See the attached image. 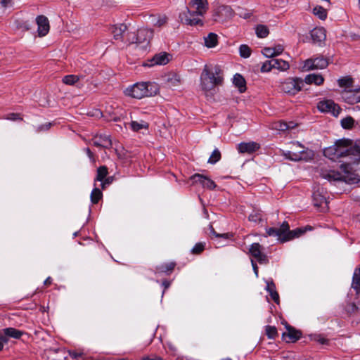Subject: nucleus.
Returning a JSON list of instances; mask_svg holds the SVG:
<instances>
[{
  "mask_svg": "<svg viewBox=\"0 0 360 360\" xmlns=\"http://www.w3.org/2000/svg\"><path fill=\"white\" fill-rule=\"evenodd\" d=\"M208 9L207 0H191L186 11L179 13V20L181 23L194 26L202 25L200 17L203 16Z\"/></svg>",
  "mask_w": 360,
  "mask_h": 360,
  "instance_id": "obj_1",
  "label": "nucleus"
},
{
  "mask_svg": "<svg viewBox=\"0 0 360 360\" xmlns=\"http://www.w3.org/2000/svg\"><path fill=\"white\" fill-rule=\"evenodd\" d=\"M223 82L221 70L219 66L209 67L205 65L200 75V86L207 94Z\"/></svg>",
  "mask_w": 360,
  "mask_h": 360,
  "instance_id": "obj_2",
  "label": "nucleus"
},
{
  "mask_svg": "<svg viewBox=\"0 0 360 360\" xmlns=\"http://www.w3.org/2000/svg\"><path fill=\"white\" fill-rule=\"evenodd\" d=\"M340 172L329 171L323 174V177L329 181H344L349 184L357 182L359 176L352 162H343L340 166Z\"/></svg>",
  "mask_w": 360,
  "mask_h": 360,
  "instance_id": "obj_3",
  "label": "nucleus"
},
{
  "mask_svg": "<svg viewBox=\"0 0 360 360\" xmlns=\"http://www.w3.org/2000/svg\"><path fill=\"white\" fill-rule=\"evenodd\" d=\"M158 86L155 83L141 82L127 88L124 93L131 98L141 99L144 97L153 96L158 94Z\"/></svg>",
  "mask_w": 360,
  "mask_h": 360,
  "instance_id": "obj_4",
  "label": "nucleus"
},
{
  "mask_svg": "<svg viewBox=\"0 0 360 360\" xmlns=\"http://www.w3.org/2000/svg\"><path fill=\"white\" fill-rule=\"evenodd\" d=\"M337 146V153L338 158H346L345 162H352V166L358 164V158L356 157L354 153L353 143L349 139H340L335 141ZM342 163L344 161H341Z\"/></svg>",
  "mask_w": 360,
  "mask_h": 360,
  "instance_id": "obj_5",
  "label": "nucleus"
},
{
  "mask_svg": "<svg viewBox=\"0 0 360 360\" xmlns=\"http://www.w3.org/2000/svg\"><path fill=\"white\" fill-rule=\"evenodd\" d=\"M153 37V30L148 27H141L137 30L136 34H129V41L136 44L142 49H146Z\"/></svg>",
  "mask_w": 360,
  "mask_h": 360,
  "instance_id": "obj_6",
  "label": "nucleus"
},
{
  "mask_svg": "<svg viewBox=\"0 0 360 360\" xmlns=\"http://www.w3.org/2000/svg\"><path fill=\"white\" fill-rule=\"evenodd\" d=\"M292 146L294 147L292 150L285 153L286 158L292 161H308L313 158L314 153L312 150L305 148L299 143H293Z\"/></svg>",
  "mask_w": 360,
  "mask_h": 360,
  "instance_id": "obj_7",
  "label": "nucleus"
},
{
  "mask_svg": "<svg viewBox=\"0 0 360 360\" xmlns=\"http://www.w3.org/2000/svg\"><path fill=\"white\" fill-rule=\"evenodd\" d=\"M304 86V81L299 77H288L280 82L281 90L288 95L294 96L300 92Z\"/></svg>",
  "mask_w": 360,
  "mask_h": 360,
  "instance_id": "obj_8",
  "label": "nucleus"
},
{
  "mask_svg": "<svg viewBox=\"0 0 360 360\" xmlns=\"http://www.w3.org/2000/svg\"><path fill=\"white\" fill-rule=\"evenodd\" d=\"M234 15L233 10L229 6H219L213 13L214 21L224 22L231 19Z\"/></svg>",
  "mask_w": 360,
  "mask_h": 360,
  "instance_id": "obj_9",
  "label": "nucleus"
},
{
  "mask_svg": "<svg viewBox=\"0 0 360 360\" xmlns=\"http://www.w3.org/2000/svg\"><path fill=\"white\" fill-rule=\"evenodd\" d=\"M262 246L258 243H252L249 248V253L254 257L260 264H266L269 262L267 256L262 252Z\"/></svg>",
  "mask_w": 360,
  "mask_h": 360,
  "instance_id": "obj_10",
  "label": "nucleus"
},
{
  "mask_svg": "<svg viewBox=\"0 0 360 360\" xmlns=\"http://www.w3.org/2000/svg\"><path fill=\"white\" fill-rule=\"evenodd\" d=\"M328 65V61L323 57L307 59L304 61L303 68L305 70L324 69Z\"/></svg>",
  "mask_w": 360,
  "mask_h": 360,
  "instance_id": "obj_11",
  "label": "nucleus"
},
{
  "mask_svg": "<svg viewBox=\"0 0 360 360\" xmlns=\"http://www.w3.org/2000/svg\"><path fill=\"white\" fill-rule=\"evenodd\" d=\"M318 109L323 112H331L334 116H338L340 112V108L332 100L320 101L317 105Z\"/></svg>",
  "mask_w": 360,
  "mask_h": 360,
  "instance_id": "obj_12",
  "label": "nucleus"
},
{
  "mask_svg": "<svg viewBox=\"0 0 360 360\" xmlns=\"http://www.w3.org/2000/svg\"><path fill=\"white\" fill-rule=\"evenodd\" d=\"M326 192L323 188H318L313 193V202L314 206L321 207L323 210L327 208V200Z\"/></svg>",
  "mask_w": 360,
  "mask_h": 360,
  "instance_id": "obj_13",
  "label": "nucleus"
},
{
  "mask_svg": "<svg viewBox=\"0 0 360 360\" xmlns=\"http://www.w3.org/2000/svg\"><path fill=\"white\" fill-rule=\"evenodd\" d=\"M341 95L343 100L349 104L360 103L359 88L355 89H344Z\"/></svg>",
  "mask_w": 360,
  "mask_h": 360,
  "instance_id": "obj_14",
  "label": "nucleus"
},
{
  "mask_svg": "<svg viewBox=\"0 0 360 360\" xmlns=\"http://www.w3.org/2000/svg\"><path fill=\"white\" fill-rule=\"evenodd\" d=\"M38 26L37 32L39 37L46 36L50 30L49 21L44 15H39L36 18Z\"/></svg>",
  "mask_w": 360,
  "mask_h": 360,
  "instance_id": "obj_15",
  "label": "nucleus"
},
{
  "mask_svg": "<svg viewBox=\"0 0 360 360\" xmlns=\"http://www.w3.org/2000/svg\"><path fill=\"white\" fill-rule=\"evenodd\" d=\"M259 148V145L254 141L242 142L238 145V152L240 153H252Z\"/></svg>",
  "mask_w": 360,
  "mask_h": 360,
  "instance_id": "obj_16",
  "label": "nucleus"
},
{
  "mask_svg": "<svg viewBox=\"0 0 360 360\" xmlns=\"http://www.w3.org/2000/svg\"><path fill=\"white\" fill-rule=\"evenodd\" d=\"M94 146L102 148H110L112 146V142L109 136L107 135H100L94 136L92 140Z\"/></svg>",
  "mask_w": 360,
  "mask_h": 360,
  "instance_id": "obj_17",
  "label": "nucleus"
},
{
  "mask_svg": "<svg viewBox=\"0 0 360 360\" xmlns=\"http://www.w3.org/2000/svg\"><path fill=\"white\" fill-rule=\"evenodd\" d=\"M311 37L314 43L320 44L326 38V30L323 27H316L311 31Z\"/></svg>",
  "mask_w": 360,
  "mask_h": 360,
  "instance_id": "obj_18",
  "label": "nucleus"
},
{
  "mask_svg": "<svg viewBox=\"0 0 360 360\" xmlns=\"http://www.w3.org/2000/svg\"><path fill=\"white\" fill-rule=\"evenodd\" d=\"M169 61V54L163 52L160 53L158 54H155L153 58L151 59L150 62L151 64L150 65H166Z\"/></svg>",
  "mask_w": 360,
  "mask_h": 360,
  "instance_id": "obj_19",
  "label": "nucleus"
},
{
  "mask_svg": "<svg viewBox=\"0 0 360 360\" xmlns=\"http://www.w3.org/2000/svg\"><path fill=\"white\" fill-rule=\"evenodd\" d=\"M282 45H276L274 47H265L262 50V53L267 58H274L283 51Z\"/></svg>",
  "mask_w": 360,
  "mask_h": 360,
  "instance_id": "obj_20",
  "label": "nucleus"
},
{
  "mask_svg": "<svg viewBox=\"0 0 360 360\" xmlns=\"http://www.w3.org/2000/svg\"><path fill=\"white\" fill-rule=\"evenodd\" d=\"M352 288L354 290L357 297L360 298V268L356 269L354 272Z\"/></svg>",
  "mask_w": 360,
  "mask_h": 360,
  "instance_id": "obj_21",
  "label": "nucleus"
},
{
  "mask_svg": "<svg viewBox=\"0 0 360 360\" xmlns=\"http://www.w3.org/2000/svg\"><path fill=\"white\" fill-rule=\"evenodd\" d=\"M303 81L309 84H314L316 85H321L323 83L324 78L321 75L310 74L307 75Z\"/></svg>",
  "mask_w": 360,
  "mask_h": 360,
  "instance_id": "obj_22",
  "label": "nucleus"
},
{
  "mask_svg": "<svg viewBox=\"0 0 360 360\" xmlns=\"http://www.w3.org/2000/svg\"><path fill=\"white\" fill-rule=\"evenodd\" d=\"M233 83L238 89L240 93H243L246 90V82L244 77L240 74H236L233 76Z\"/></svg>",
  "mask_w": 360,
  "mask_h": 360,
  "instance_id": "obj_23",
  "label": "nucleus"
},
{
  "mask_svg": "<svg viewBox=\"0 0 360 360\" xmlns=\"http://www.w3.org/2000/svg\"><path fill=\"white\" fill-rule=\"evenodd\" d=\"M288 332L284 333L283 334V337H288L289 342H295L296 340H299L301 337V333L298 330H296L295 328L288 326L287 328Z\"/></svg>",
  "mask_w": 360,
  "mask_h": 360,
  "instance_id": "obj_24",
  "label": "nucleus"
},
{
  "mask_svg": "<svg viewBox=\"0 0 360 360\" xmlns=\"http://www.w3.org/2000/svg\"><path fill=\"white\" fill-rule=\"evenodd\" d=\"M323 154L326 158L333 161H336L339 159L337 153V146H335V144L325 148L323 150Z\"/></svg>",
  "mask_w": 360,
  "mask_h": 360,
  "instance_id": "obj_25",
  "label": "nucleus"
},
{
  "mask_svg": "<svg viewBox=\"0 0 360 360\" xmlns=\"http://www.w3.org/2000/svg\"><path fill=\"white\" fill-rule=\"evenodd\" d=\"M266 290L269 292V295L272 300L277 304L279 302V295L277 291L276 290L275 284L271 282H267Z\"/></svg>",
  "mask_w": 360,
  "mask_h": 360,
  "instance_id": "obj_26",
  "label": "nucleus"
},
{
  "mask_svg": "<svg viewBox=\"0 0 360 360\" xmlns=\"http://www.w3.org/2000/svg\"><path fill=\"white\" fill-rule=\"evenodd\" d=\"M3 334L13 338L19 339L22 335L23 333L14 328H6L3 329Z\"/></svg>",
  "mask_w": 360,
  "mask_h": 360,
  "instance_id": "obj_27",
  "label": "nucleus"
},
{
  "mask_svg": "<svg viewBox=\"0 0 360 360\" xmlns=\"http://www.w3.org/2000/svg\"><path fill=\"white\" fill-rule=\"evenodd\" d=\"M303 233H304V231L300 228L290 231L287 233V235L283 238H282L281 243H284L295 238H297L300 236Z\"/></svg>",
  "mask_w": 360,
  "mask_h": 360,
  "instance_id": "obj_28",
  "label": "nucleus"
},
{
  "mask_svg": "<svg viewBox=\"0 0 360 360\" xmlns=\"http://www.w3.org/2000/svg\"><path fill=\"white\" fill-rule=\"evenodd\" d=\"M205 45L208 48L214 47L217 44L218 37L214 33H210L204 38Z\"/></svg>",
  "mask_w": 360,
  "mask_h": 360,
  "instance_id": "obj_29",
  "label": "nucleus"
},
{
  "mask_svg": "<svg viewBox=\"0 0 360 360\" xmlns=\"http://www.w3.org/2000/svg\"><path fill=\"white\" fill-rule=\"evenodd\" d=\"M127 27L124 24L115 26L112 30L113 37L115 39H122L123 34L127 31Z\"/></svg>",
  "mask_w": 360,
  "mask_h": 360,
  "instance_id": "obj_30",
  "label": "nucleus"
},
{
  "mask_svg": "<svg viewBox=\"0 0 360 360\" xmlns=\"http://www.w3.org/2000/svg\"><path fill=\"white\" fill-rule=\"evenodd\" d=\"M83 75H66L63 78V82L67 85H75L77 84V82L80 80V79L83 78Z\"/></svg>",
  "mask_w": 360,
  "mask_h": 360,
  "instance_id": "obj_31",
  "label": "nucleus"
},
{
  "mask_svg": "<svg viewBox=\"0 0 360 360\" xmlns=\"http://www.w3.org/2000/svg\"><path fill=\"white\" fill-rule=\"evenodd\" d=\"M131 128L134 131H139L141 129H148V123L143 121H131L130 123Z\"/></svg>",
  "mask_w": 360,
  "mask_h": 360,
  "instance_id": "obj_32",
  "label": "nucleus"
},
{
  "mask_svg": "<svg viewBox=\"0 0 360 360\" xmlns=\"http://www.w3.org/2000/svg\"><path fill=\"white\" fill-rule=\"evenodd\" d=\"M273 60L274 69H277L280 71H286L290 68V65L287 61L276 58H273Z\"/></svg>",
  "mask_w": 360,
  "mask_h": 360,
  "instance_id": "obj_33",
  "label": "nucleus"
},
{
  "mask_svg": "<svg viewBox=\"0 0 360 360\" xmlns=\"http://www.w3.org/2000/svg\"><path fill=\"white\" fill-rule=\"evenodd\" d=\"M167 22V17L165 15H158L157 17L152 16L151 17V22L152 24L158 27H161L166 25Z\"/></svg>",
  "mask_w": 360,
  "mask_h": 360,
  "instance_id": "obj_34",
  "label": "nucleus"
},
{
  "mask_svg": "<svg viewBox=\"0 0 360 360\" xmlns=\"http://www.w3.org/2000/svg\"><path fill=\"white\" fill-rule=\"evenodd\" d=\"M167 82L169 86L172 87H176L181 84V79L180 75L173 74L168 77Z\"/></svg>",
  "mask_w": 360,
  "mask_h": 360,
  "instance_id": "obj_35",
  "label": "nucleus"
},
{
  "mask_svg": "<svg viewBox=\"0 0 360 360\" xmlns=\"http://www.w3.org/2000/svg\"><path fill=\"white\" fill-rule=\"evenodd\" d=\"M294 126L292 125V123L288 124L285 122H278L274 123L273 128L278 131H284L285 130H288L289 129L293 128Z\"/></svg>",
  "mask_w": 360,
  "mask_h": 360,
  "instance_id": "obj_36",
  "label": "nucleus"
},
{
  "mask_svg": "<svg viewBox=\"0 0 360 360\" xmlns=\"http://www.w3.org/2000/svg\"><path fill=\"white\" fill-rule=\"evenodd\" d=\"M338 82L340 87H345V89H349L352 86L353 79L351 77H345L339 79Z\"/></svg>",
  "mask_w": 360,
  "mask_h": 360,
  "instance_id": "obj_37",
  "label": "nucleus"
},
{
  "mask_svg": "<svg viewBox=\"0 0 360 360\" xmlns=\"http://www.w3.org/2000/svg\"><path fill=\"white\" fill-rule=\"evenodd\" d=\"M313 13L321 20L327 17L326 10L321 6H316L313 8Z\"/></svg>",
  "mask_w": 360,
  "mask_h": 360,
  "instance_id": "obj_38",
  "label": "nucleus"
},
{
  "mask_svg": "<svg viewBox=\"0 0 360 360\" xmlns=\"http://www.w3.org/2000/svg\"><path fill=\"white\" fill-rule=\"evenodd\" d=\"M108 168L105 166H101L97 169L96 181H103L108 174Z\"/></svg>",
  "mask_w": 360,
  "mask_h": 360,
  "instance_id": "obj_39",
  "label": "nucleus"
},
{
  "mask_svg": "<svg viewBox=\"0 0 360 360\" xmlns=\"http://www.w3.org/2000/svg\"><path fill=\"white\" fill-rule=\"evenodd\" d=\"M256 34L258 37L264 38L269 34V29L263 25H257L256 27Z\"/></svg>",
  "mask_w": 360,
  "mask_h": 360,
  "instance_id": "obj_40",
  "label": "nucleus"
},
{
  "mask_svg": "<svg viewBox=\"0 0 360 360\" xmlns=\"http://www.w3.org/2000/svg\"><path fill=\"white\" fill-rule=\"evenodd\" d=\"M102 192L100 191L99 188H95L93 189L91 193V201L94 204L98 203L99 200L102 198Z\"/></svg>",
  "mask_w": 360,
  "mask_h": 360,
  "instance_id": "obj_41",
  "label": "nucleus"
},
{
  "mask_svg": "<svg viewBox=\"0 0 360 360\" xmlns=\"http://www.w3.org/2000/svg\"><path fill=\"white\" fill-rule=\"evenodd\" d=\"M265 332L269 339H275L278 336V331L275 326H266Z\"/></svg>",
  "mask_w": 360,
  "mask_h": 360,
  "instance_id": "obj_42",
  "label": "nucleus"
},
{
  "mask_svg": "<svg viewBox=\"0 0 360 360\" xmlns=\"http://www.w3.org/2000/svg\"><path fill=\"white\" fill-rule=\"evenodd\" d=\"M262 214L260 210H253L249 215L248 219L253 222H260L262 221Z\"/></svg>",
  "mask_w": 360,
  "mask_h": 360,
  "instance_id": "obj_43",
  "label": "nucleus"
},
{
  "mask_svg": "<svg viewBox=\"0 0 360 360\" xmlns=\"http://www.w3.org/2000/svg\"><path fill=\"white\" fill-rule=\"evenodd\" d=\"M240 56L243 58H247L251 55L250 48L245 44H242L239 48Z\"/></svg>",
  "mask_w": 360,
  "mask_h": 360,
  "instance_id": "obj_44",
  "label": "nucleus"
},
{
  "mask_svg": "<svg viewBox=\"0 0 360 360\" xmlns=\"http://www.w3.org/2000/svg\"><path fill=\"white\" fill-rule=\"evenodd\" d=\"M310 340L317 342L321 345H327L328 343V340L324 338L322 335L320 334H314L310 335Z\"/></svg>",
  "mask_w": 360,
  "mask_h": 360,
  "instance_id": "obj_45",
  "label": "nucleus"
},
{
  "mask_svg": "<svg viewBox=\"0 0 360 360\" xmlns=\"http://www.w3.org/2000/svg\"><path fill=\"white\" fill-rule=\"evenodd\" d=\"M220 159H221V153L218 149H215L211 154V155L208 160V163L215 164Z\"/></svg>",
  "mask_w": 360,
  "mask_h": 360,
  "instance_id": "obj_46",
  "label": "nucleus"
},
{
  "mask_svg": "<svg viewBox=\"0 0 360 360\" xmlns=\"http://www.w3.org/2000/svg\"><path fill=\"white\" fill-rule=\"evenodd\" d=\"M354 123L352 117H347L341 120V125L344 129H351Z\"/></svg>",
  "mask_w": 360,
  "mask_h": 360,
  "instance_id": "obj_47",
  "label": "nucleus"
},
{
  "mask_svg": "<svg viewBox=\"0 0 360 360\" xmlns=\"http://www.w3.org/2000/svg\"><path fill=\"white\" fill-rule=\"evenodd\" d=\"M272 69H274V60L273 58L266 60L263 63V65L261 67V71L263 72H267L271 71Z\"/></svg>",
  "mask_w": 360,
  "mask_h": 360,
  "instance_id": "obj_48",
  "label": "nucleus"
},
{
  "mask_svg": "<svg viewBox=\"0 0 360 360\" xmlns=\"http://www.w3.org/2000/svg\"><path fill=\"white\" fill-rule=\"evenodd\" d=\"M205 243H198L191 250V252L194 255L200 254L205 250Z\"/></svg>",
  "mask_w": 360,
  "mask_h": 360,
  "instance_id": "obj_49",
  "label": "nucleus"
},
{
  "mask_svg": "<svg viewBox=\"0 0 360 360\" xmlns=\"http://www.w3.org/2000/svg\"><path fill=\"white\" fill-rule=\"evenodd\" d=\"M290 227H289V225L287 222L284 221L281 227L279 229H278V230L279 231V234H280V236L281 238H284L286 235H287V233L288 231H290Z\"/></svg>",
  "mask_w": 360,
  "mask_h": 360,
  "instance_id": "obj_50",
  "label": "nucleus"
},
{
  "mask_svg": "<svg viewBox=\"0 0 360 360\" xmlns=\"http://www.w3.org/2000/svg\"><path fill=\"white\" fill-rule=\"evenodd\" d=\"M202 186L209 189H213L216 186L214 182L206 176L205 177V179H202Z\"/></svg>",
  "mask_w": 360,
  "mask_h": 360,
  "instance_id": "obj_51",
  "label": "nucleus"
},
{
  "mask_svg": "<svg viewBox=\"0 0 360 360\" xmlns=\"http://www.w3.org/2000/svg\"><path fill=\"white\" fill-rule=\"evenodd\" d=\"M175 266V263L169 262L165 264H162L159 267V269L163 272L172 271Z\"/></svg>",
  "mask_w": 360,
  "mask_h": 360,
  "instance_id": "obj_52",
  "label": "nucleus"
},
{
  "mask_svg": "<svg viewBox=\"0 0 360 360\" xmlns=\"http://www.w3.org/2000/svg\"><path fill=\"white\" fill-rule=\"evenodd\" d=\"M279 231L276 228H269L266 229V234L269 236H276L278 239L281 242L283 238H281Z\"/></svg>",
  "mask_w": 360,
  "mask_h": 360,
  "instance_id": "obj_53",
  "label": "nucleus"
},
{
  "mask_svg": "<svg viewBox=\"0 0 360 360\" xmlns=\"http://www.w3.org/2000/svg\"><path fill=\"white\" fill-rule=\"evenodd\" d=\"M205 176L202 174H195L193 175L190 179L193 181V184L198 183L202 185V179H205Z\"/></svg>",
  "mask_w": 360,
  "mask_h": 360,
  "instance_id": "obj_54",
  "label": "nucleus"
},
{
  "mask_svg": "<svg viewBox=\"0 0 360 360\" xmlns=\"http://www.w3.org/2000/svg\"><path fill=\"white\" fill-rule=\"evenodd\" d=\"M210 233L214 236L217 238H228V233L219 234L216 233L212 224L209 225Z\"/></svg>",
  "mask_w": 360,
  "mask_h": 360,
  "instance_id": "obj_55",
  "label": "nucleus"
},
{
  "mask_svg": "<svg viewBox=\"0 0 360 360\" xmlns=\"http://www.w3.org/2000/svg\"><path fill=\"white\" fill-rule=\"evenodd\" d=\"M354 153L356 158H358V162L360 161V140L356 141L353 148Z\"/></svg>",
  "mask_w": 360,
  "mask_h": 360,
  "instance_id": "obj_56",
  "label": "nucleus"
},
{
  "mask_svg": "<svg viewBox=\"0 0 360 360\" xmlns=\"http://www.w3.org/2000/svg\"><path fill=\"white\" fill-rule=\"evenodd\" d=\"M51 126V123H46L37 127V131L40 132L42 131L48 130Z\"/></svg>",
  "mask_w": 360,
  "mask_h": 360,
  "instance_id": "obj_57",
  "label": "nucleus"
},
{
  "mask_svg": "<svg viewBox=\"0 0 360 360\" xmlns=\"http://www.w3.org/2000/svg\"><path fill=\"white\" fill-rule=\"evenodd\" d=\"M8 120H21V118L19 117V115L18 114H15V113H11L8 115V117H7Z\"/></svg>",
  "mask_w": 360,
  "mask_h": 360,
  "instance_id": "obj_58",
  "label": "nucleus"
},
{
  "mask_svg": "<svg viewBox=\"0 0 360 360\" xmlns=\"http://www.w3.org/2000/svg\"><path fill=\"white\" fill-rule=\"evenodd\" d=\"M12 0H0V4L4 7L6 8L11 5Z\"/></svg>",
  "mask_w": 360,
  "mask_h": 360,
  "instance_id": "obj_59",
  "label": "nucleus"
},
{
  "mask_svg": "<svg viewBox=\"0 0 360 360\" xmlns=\"http://www.w3.org/2000/svg\"><path fill=\"white\" fill-rule=\"evenodd\" d=\"M251 263H252V266L254 272H255L256 276L257 277L258 276V267L253 259L251 260Z\"/></svg>",
  "mask_w": 360,
  "mask_h": 360,
  "instance_id": "obj_60",
  "label": "nucleus"
},
{
  "mask_svg": "<svg viewBox=\"0 0 360 360\" xmlns=\"http://www.w3.org/2000/svg\"><path fill=\"white\" fill-rule=\"evenodd\" d=\"M81 355L80 353H77L76 352H70V357H72V359H77V357H79V356Z\"/></svg>",
  "mask_w": 360,
  "mask_h": 360,
  "instance_id": "obj_61",
  "label": "nucleus"
},
{
  "mask_svg": "<svg viewBox=\"0 0 360 360\" xmlns=\"http://www.w3.org/2000/svg\"><path fill=\"white\" fill-rule=\"evenodd\" d=\"M112 182V177H108L105 179L104 182L102 184V188H103L105 184H109Z\"/></svg>",
  "mask_w": 360,
  "mask_h": 360,
  "instance_id": "obj_62",
  "label": "nucleus"
},
{
  "mask_svg": "<svg viewBox=\"0 0 360 360\" xmlns=\"http://www.w3.org/2000/svg\"><path fill=\"white\" fill-rule=\"evenodd\" d=\"M51 281H52V279L51 277H48L45 281H44V285H49L51 283Z\"/></svg>",
  "mask_w": 360,
  "mask_h": 360,
  "instance_id": "obj_63",
  "label": "nucleus"
},
{
  "mask_svg": "<svg viewBox=\"0 0 360 360\" xmlns=\"http://www.w3.org/2000/svg\"><path fill=\"white\" fill-rule=\"evenodd\" d=\"M86 153H87L88 156L91 158L93 157V153L90 150V149L89 148H86Z\"/></svg>",
  "mask_w": 360,
  "mask_h": 360,
  "instance_id": "obj_64",
  "label": "nucleus"
}]
</instances>
